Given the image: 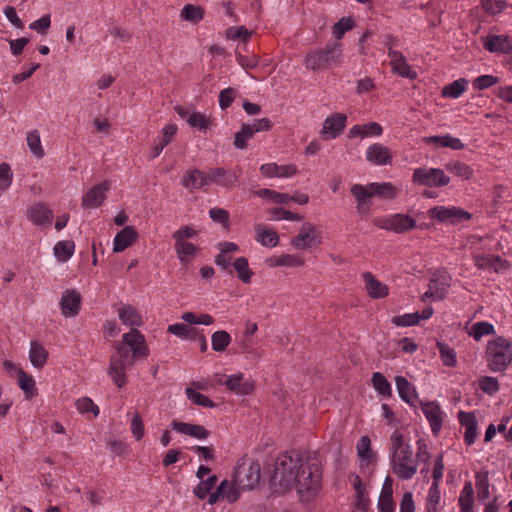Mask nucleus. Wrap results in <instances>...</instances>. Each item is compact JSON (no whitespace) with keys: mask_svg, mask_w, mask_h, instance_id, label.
Segmentation results:
<instances>
[{"mask_svg":"<svg viewBox=\"0 0 512 512\" xmlns=\"http://www.w3.org/2000/svg\"><path fill=\"white\" fill-rule=\"evenodd\" d=\"M428 216L440 223L449 222L452 225H457L463 220L468 221L472 218L470 212L456 206H434L428 210Z\"/></svg>","mask_w":512,"mask_h":512,"instance_id":"6e6552de","label":"nucleus"},{"mask_svg":"<svg viewBox=\"0 0 512 512\" xmlns=\"http://www.w3.org/2000/svg\"><path fill=\"white\" fill-rule=\"evenodd\" d=\"M395 384L398 396L410 406L415 407V402L418 400V393L415 386L404 376H396Z\"/></svg>","mask_w":512,"mask_h":512,"instance_id":"5701e85b","label":"nucleus"},{"mask_svg":"<svg viewBox=\"0 0 512 512\" xmlns=\"http://www.w3.org/2000/svg\"><path fill=\"white\" fill-rule=\"evenodd\" d=\"M175 250L182 265L187 266L189 256H194L200 250L196 245L188 241L175 242Z\"/></svg>","mask_w":512,"mask_h":512,"instance_id":"f704fd0d","label":"nucleus"},{"mask_svg":"<svg viewBox=\"0 0 512 512\" xmlns=\"http://www.w3.org/2000/svg\"><path fill=\"white\" fill-rule=\"evenodd\" d=\"M369 188L373 190V196H378L382 199H394L398 194L397 188L390 182L371 183Z\"/></svg>","mask_w":512,"mask_h":512,"instance_id":"e433bc0d","label":"nucleus"},{"mask_svg":"<svg viewBox=\"0 0 512 512\" xmlns=\"http://www.w3.org/2000/svg\"><path fill=\"white\" fill-rule=\"evenodd\" d=\"M357 453L361 459L370 460L374 454L371 451V441L368 436H362L357 444Z\"/></svg>","mask_w":512,"mask_h":512,"instance_id":"338daca9","label":"nucleus"},{"mask_svg":"<svg viewBox=\"0 0 512 512\" xmlns=\"http://www.w3.org/2000/svg\"><path fill=\"white\" fill-rule=\"evenodd\" d=\"M233 268L237 272L238 278L245 284L251 282L254 272L249 268V262L246 257H238L233 262Z\"/></svg>","mask_w":512,"mask_h":512,"instance_id":"4c0bfd02","label":"nucleus"},{"mask_svg":"<svg viewBox=\"0 0 512 512\" xmlns=\"http://www.w3.org/2000/svg\"><path fill=\"white\" fill-rule=\"evenodd\" d=\"M207 186L216 184L225 189H232L238 182V176L223 167L210 168L206 173Z\"/></svg>","mask_w":512,"mask_h":512,"instance_id":"ddd939ff","label":"nucleus"},{"mask_svg":"<svg viewBox=\"0 0 512 512\" xmlns=\"http://www.w3.org/2000/svg\"><path fill=\"white\" fill-rule=\"evenodd\" d=\"M482 8L491 15L501 13L505 7V0H481Z\"/></svg>","mask_w":512,"mask_h":512,"instance_id":"69168bd1","label":"nucleus"},{"mask_svg":"<svg viewBox=\"0 0 512 512\" xmlns=\"http://www.w3.org/2000/svg\"><path fill=\"white\" fill-rule=\"evenodd\" d=\"M257 236L256 239L263 246L275 247L279 243V235L272 229H266L261 225L256 226Z\"/></svg>","mask_w":512,"mask_h":512,"instance_id":"58836bf2","label":"nucleus"},{"mask_svg":"<svg viewBox=\"0 0 512 512\" xmlns=\"http://www.w3.org/2000/svg\"><path fill=\"white\" fill-rule=\"evenodd\" d=\"M366 159L368 162L377 166L391 165L393 162L390 149L381 143H374L368 147Z\"/></svg>","mask_w":512,"mask_h":512,"instance_id":"dca6fc26","label":"nucleus"},{"mask_svg":"<svg viewBox=\"0 0 512 512\" xmlns=\"http://www.w3.org/2000/svg\"><path fill=\"white\" fill-rule=\"evenodd\" d=\"M412 451L409 445H406L403 449L398 452L396 458L392 457L391 464L393 472L403 480L411 479L416 471L417 465L409 464L411 461Z\"/></svg>","mask_w":512,"mask_h":512,"instance_id":"9b49d317","label":"nucleus"},{"mask_svg":"<svg viewBox=\"0 0 512 512\" xmlns=\"http://www.w3.org/2000/svg\"><path fill=\"white\" fill-rule=\"evenodd\" d=\"M412 181L427 187H439L446 186L450 182V178L439 168H417L414 170Z\"/></svg>","mask_w":512,"mask_h":512,"instance_id":"1a4fd4ad","label":"nucleus"},{"mask_svg":"<svg viewBox=\"0 0 512 512\" xmlns=\"http://www.w3.org/2000/svg\"><path fill=\"white\" fill-rule=\"evenodd\" d=\"M187 123L190 127L198 128L200 131L205 132L210 128L212 120L205 114L194 111L187 118Z\"/></svg>","mask_w":512,"mask_h":512,"instance_id":"de8ad7c7","label":"nucleus"},{"mask_svg":"<svg viewBox=\"0 0 512 512\" xmlns=\"http://www.w3.org/2000/svg\"><path fill=\"white\" fill-rule=\"evenodd\" d=\"M442 362L447 367H455L457 364L456 353L448 344L437 342Z\"/></svg>","mask_w":512,"mask_h":512,"instance_id":"3c124183","label":"nucleus"},{"mask_svg":"<svg viewBox=\"0 0 512 512\" xmlns=\"http://www.w3.org/2000/svg\"><path fill=\"white\" fill-rule=\"evenodd\" d=\"M488 471H479L475 475L477 498L479 501H484L489 497V479Z\"/></svg>","mask_w":512,"mask_h":512,"instance_id":"79ce46f5","label":"nucleus"},{"mask_svg":"<svg viewBox=\"0 0 512 512\" xmlns=\"http://www.w3.org/2000/svg\"><path fill=\"white\" fill-rule=\"evenodd\" d=\"M237 96V90L233 87H228L219 93V106L221 110H226L231 106Z\"/></svg>","mask_w":512,"mask_h":512,"instance_id":"0e129e2a","label":"nucleus"},{"mask_svg":"<svg viewBox=\"0 0 512 512\" xmlns=\"http://www.w3.org/2000/svg\"><path fill=\"white\" fill-rule=\"evenodd\" d=\"M347 122V116L343 113H334L327 117L323 123L321 135L324 140L334 139L340 136Z\"/></svg>","mask_w":512,"mask_h":512,"instance_id":"4468645a","label":"nucleus"},{"mask_svg":"<svg viewBox=\"0 0 512 512\" xmlns=\"http://www.w3.org/2000/svg\"><path fill=\"white\" fill-rule=\"evenodd\" d=\"M27 145L30 151L37 157L44 156V150L41 146L40 135L37 130H33L27 134Z\"/></svg>","mask_w":512,"mask_h":512,"instance_id":"6e6d98bb","label":"nucleus"},{"mask_svg":"<svg viewBox=\"0 0 512 512\" xmlns=\"http://www.w3.org/2000/svg\"><path fill=\"white\" fill-rule=\"evenodd\" d=\"M177 132V126L175 124H168L162 129V138L155 144L151 151V158L158 157L163 151L164 147L167 146L173 139Z\"/></svg>","mask_w":512,"mask_h":512,"instance_id":"473e14b6","label":"nucleus"},{"mask_svg":"<svg viewBox=\"0 0 512 512\" xmlns=\"http://www.w3.org/2000/svg\"><path fill=\"white\" fill-rule=\"evenodd\" d=\"M209 215L214 222L220 223L225 228H228L230 223V215L227 210L218 207L212 208L209 211Z\"/></svg>","mask_w":512,"mask_h":512,"instance_id":"774afa93","label":"nucleus"},{"mask_svg":"<svg viewBox=\"0 0 512 512\" xmlns=\"http://www.w3.org/2000/svg\"><path fill=\"white\" fill-rule=\"evenodd\" d=\"M219 384L224 385L228 390L237 395H249L254 390V385L244 380L242 373L231 375L224 382H219Z\"/></svg>","mask_w":512,"mask_h":512,"instance_id":"aec40b11","label":"nucleus"},{"mask_svg":"<svg viewBox=\"0 0 512 512\" xmlns=\"http://www.w3.org/2000/svg\"><path fill=\"white\" fill-rule=\"evenodd\" d=\"M479 387L484 393L488 395H494L500 389V385L497 378L491 376L482 377L479 380Z\"/></svg>","mask_w":512,"mask_h":512,"instance_id":"e2e57ef3","label":"nucleus"},{"mask_svg":"<svg viewBox=\"0 0 512 512\" xmlns=\"http://www.w3.org/2000/svg\"><path fill=\"white\" fill-rule=\"evenodd\" d=\"M373 224L381 229L395 233H405L417 227L416 221L407 214L396 213L390 217H377Z\"/></svg>","mask_w":512,"mask_h":512,"instance_id":"0eeeda50","label":"nucleus"},{"mask_svg":"<svg viewBox=\"0 0 512 512\" xmlns=\"http://www.w3.org/2000/svg\"><path fill=\"white\" fill-rule=\"evenodd\" d=\"M171 428L178 433L185 434L197 439H205L210 435V432L202 425L191 424L181 421H172Z\"/></svg>","mask_w":512,"mask_h":512,"instance_id":"b1692460","label":"nucleus"},{"mask_svg":"<svg viewBox=\"0 0 512 512\" xmlns=\"http://www.w3.org/2000/svg\"><path fill=\"white\" fill-rule=\"evenodd\" d=\"M252 36V32L249 31L245 26L229 27L226 30V38L230 40L240 39L246 44Z\"/></svg>","mask_w":512,"mask_h":512,"instance_id":"4d7b16f0","label":"nucleus"},{"mask_svg":"<svg viewBox=\"0 0 512 512\" xmlns=\"http://www.w3.org/2000/svg\"><path fill=\"white\" fill-rule=\"evenodd\" d=\"M138 238V232L134 226H124L114 238L113 252L120 253L130 247Z\"/></svg>","mask_w":512,"mask_h":512,"instance_id":"412c9836","label":"nucleus"},{"mask_svg":"<svg viewBox=\"0 0 512 512\" xmlns=\"http://www.w3.org/2000/svg\"><path fill=\"white\" fill-rule=\"evenodd\" d=\"M355 26V21L352 17H342L337 23L333 26V35L337 40L343 38L344 34L353 29Z\"/></svg>","mask_w":512,"mask_h":512,"instance_id":"864d4df0","label":"nucleus"},{"mask_svg":"<svg viewBox=\"0 0 512 512\" xmlns=\"http://www.w3.org/2000/svg\"><path fill=\"white\" fill-rule=\"evenodd\" d=\"M266 263L270 267H276V266L301 267L304 265V261L302 258L292 255V254H283L279 257L268 258V259H266Z\"/></svg>","mask_w":512,"mask_h":512,"instance_id":"c9c22d12","label":"nucleus"},{"mask_svg":"<svg viewBox=\"0 0 512 512\" xmlns=\"http://www.w3.org/2000/svg\"><path fill=\"white\" fill-rule=\"evenodd\" d=\"M31 221L38 226L51 225L53 212L43 203L34 205L29 211Z\"/></svg>","mask_w":512,"mask_h":512,"instance_id":"cd10ccee","label":"nucleus"},{"mask_svg":"<svg viewBox=\"0 0 512 512\" xmlns=\"http://www.w3.org/2000/svg\"><path fill=\"white\" fill-rule=\"evenodd\" d=\"M29 359L35 368H42L48 359V351L38 341H32L29 350Z\"/></svg>","mask_w":512,"mask_h":512,"instance_id":"7c9ffc66","label":"nucleus"},{"mask_svg":"<svg viewBox=\"0 0 512 512\" xmlns=\"http://www.w3.org/2000/svg\"><path fill=\"white\" fill-rule=\"evenodd\" d=\"M446 169L455 175L468 180L473 175V170L471 167L465 163L459 161H453L446 164Z\"/></svg>","mask_w":512,"mask_h":512,"instance_id":"603ef678","label":"nucleus"},{"mask_svg":"<svg viewBox=\"0 0 512 512\" xmlns=\"http://www.w3.org/2000/svg\"><path fill=\"white\" fill-rule=\"evenodd\" d=\"M261 479V468L257 460L243 457L238 460L231 482L241 490H252Z\"/></svg>","mask_w":512,"mask_h":512,"instance_id":"20e7f679","label":"nucleus"},{"mask_svg":"<svg viewBox=\"0 0 512 512\" xmlns=\"http://www.w3.org/2000/svg\"><path fill=\"white\" fill-rule=\"evenodd\" d=\"M116 353L109 358L108 375L112 378L117 387L122 388L127 383L126 368L130 364L132 350L121 342L114 343Z\"/></svg>","mask_w":512,"mask_h":512,"instance_id":"39448f33","label":"nucleus"},{"mask_svg":"<svg viewBox=\"0 0 512 512\" xmlns=\"http://www.w3.org/2000/svg\"><path fill=\"white\" fill-rule=\"evenodd\" d=\"M350 191L357 201V210L360 213L368 214L370 209L368 200L373 197V190L369 188V185L355 184Z\"/></svg>","mask_w":512,"mask_h":512,"instance_id":"393cba45","label":"nucleus"},{"mask_svg":"<svg viewBox=\"0 0 512 512\" xmlns=\"http://www.w3.org/2000/svg\"><path fill=\"white\" fill-rule=\"evenodd\" d=\"M181 185L191 192L203 189L207 186L206 173L197 168L189 169L183 175Z\"/></svg>","mask_w":512,"mask_h":512,"instance_id":"4be33fe9","label":"nucleus"},{"mask_svg":"<svg viewBox=\"0 0 512 512\" xmlns=\"http://www.w3.org/2000/svg\"><path fill=\"white\" fill-rule=\"evenodd\" d=\"M82 297L75 289L66 290L60 301L62 314L65 317H73L78 315L81 308Z\"/></svg>","mask_w":512,"mask_h":512,"instance_id":"a211bd4d","label":"nucleus"},{"mask_svg":"<svg viewBox=\"0 0 512 512\" xmlns=\"http://www.w3.org/2000/svg\"><path fill=\"white\" fill-rule=\"evenodd\" d=\"M232 341L231 335L225 330L215 331L211 335V346L215 352H224Z\"/></svg>","mask_w":512,"mask_h":512,"instance_id":"a19ab883","label":"nucleus"},{"mask_svg":"<svg viewBox=\"0 0 512 512\" xmlns=\"http://www.w3.org/2000/svg\"><path fill=\"white\" fill-rule=\"evenodd\" d=\"M368 295L373 299H381L389 294V288L386 284L377 280L371 272L363 274Z\"/></svg>","mask_w":512,"mask_h":512,"instance_id":"a878e982","label":"nucleus"},{"mask_svg":"<svg viewBox=\"0 0 512 512\" xmlns=\"http://www.w3.org/2000/svg\"><path fill=\"white\" fill-rule=\"evenodd\" d=\"M300 498L304 501L313 499L322 488V470L318 464H307L299 470L295 484Z\"/></svg>","mask_w":512,"mask_h":512,"instance_id":"7ed1b4c3","label":"nucleus"},{"mask_svg":"<svg viewBox=\"0 0 512 512\" xmlns=\"http://www.w3.org/2000/svg\"><path fill=\"white\" fill-rule=\"evenodd\" d=\"M320 243V233L308 222H305L298 235L291 239V245L296 249H309Z\"/></svg>","mask_w":512,"mask_h":512,"instance_id":"f8f14e48","label":"nucleus"},{"mask_svg":"<svg viewBox=\"0 0 512 512\" xmlns=\"http://www.w3.org/2000/svg\"><path fill=\"white\" fill-rule=\"evenodd\" d=\"M74 249L73 241H59L54 246V254L59 261H67L73 255Z\"/></svg>","mask_w":512,"mask_h":512,"instance_id":"09e8293b","label":"nucleus"},{"mask_svg":"<svg viewBox=\"0 0 512 512\" xmlns=\"http://www.w3.org/2000/svg\"><path fill=\"white\" fill-rule=\"evenodd\" d=\"M392 71L411 80H414L417 77V73L411 69V66L407 63L405 56H403V63L400 60H395L394 65H392Z\"/></svg>","mask_w":512,"mask_h":512,"instance_id":"bf43d9fd","label":"nucleus"},{"mask_svg":"<svg viewBox=\"0 0 512 512\" xmlns=\"http://www.w3.org/2000/svg\"><path fill=\"white\" fill-rule=\"evenodd\" d=\"M119 319L124 325L140 327L143 323L141 315L132 305H124L118 310Z\"/></svg>","mask_w":512,"mask_h":512,"instance_id":"c85d7f7f","label":"nucleus"},{"mask_svg":"<svg viewBox=\"0 0 512 512\" xmlns=\"http://www.w3.org/2000/svg\"><path fill=\"white\" fill-rule=\"evenodd\" d=\"M467 83L468 80L464 78L455 80L442 88L441 95L443 97L458 98L465 91Z\"/></svg>","mask_w":512,"mask_h":512,"instance_id":"37998d69","label":"nucleus"},{"mask_svg":"<svg viewBox=\"0 0 512 512\" xmlns=\"http://www.w3.org/2000/svg\"><path fill=\"white\" fill-rule=\"evenodd\" d=\"M204 16L205 10L200 5L186 4L180 12L181 19L193 25L199 24Z\"/></svg>","mask_w":512,"mask_h":512,"instance_id":"c756f323","label":"nucleus"},{"mask_svg":"<svg viewBox=\"0 0 512 512\" xmlns=\"http://www.w3.org/2000/svg\"><path fill=\"white\" fill-rule=\"evenodd\" d=\"M372 384L375 390L384 397H391L392 388L390 382L380 372H375L372 375Z\"/></svg>","mask_w":512,"mask_h":512,"instance_id":"a18cd8bd","label":"nucleus"},{"mask_svg":"<svg viewBox=\"0 0 512 512\" xmlns=\"http://www.w3.org/2000/svg\"><path fill=\"white\" fill-rule=\"evenodd\" d=\"M75 406L80 414L91 412L95 417L99 415V407L89 397L77 399Z\"/></svg>","mask_w":512,"mask_h":512,"instance_id":"052dcab7","label":"nucleus"},{"mask_svg":"<svg viewBox=\"0 0 512 512\" xmlns=\"http://www.w3.org/2000/svg\"><path fill=\"white\" fill-rule=\"evenodd\" d=\"M492 334H495V328L491 323L486 321L473 324L472 331L470 333V335H472L477 341H479L484 335Z\"/></svg>","mask_w":512,"mask_h":512,"instance_id":"13d9d810","label":"nucleus"},{"mask_svg":"<svg viewBox=\"0 0 512 512\" xmlns=\"http://www.w3.org/2000/svg\"><path fill=\"white\" fill-rule=\"evenodd\" d=\"M485 358L489 369L503 372L512 362V343L504 336H497L488 341Z\"/></svg>","mask_w":512,"mask_h":512,"instance_id":"f03ea898","label":"nucleus"},{"mask_svg":"<svg viewBox=\"0 0 512 512\" xmlns=\"http://www.w3.org/2000/svg\"><path fill=\"white\" fill-rule=\"evenodd\" d=\"M353 478V488L355 490V508L360 512H367L370 506V499L365 497L366 489L359 475L352 474L349 476Z\"/></svg>","mask_w":512,"mask_h":512,"instance_id":"bb28decb","label":"nucleus"},{"mask_svg":"<svg viewBox=\"0 0 512 512\" xmlns=\"http://www.w3.org/2000/svg\"><path fill=\"white\" fill-rule=\"evenodd\" d=\"M482 42L484 48L492 53L508 54L512 51V39L508 35H490Z\"/></svg>","mask_w":512,"mask_h":512,"instance_id":"6ab92c4d","label":"nucleus"},{"mask_svg":"<svg viewBox=\"0 0 512 512\" xmlns=\"http://www.w3.org/2000/svg\"><path fill=\"white\" fill-rule=\"evenodd\" d=\"M185 394L187 398L194 404L206 408H214L216 407V403L211 400L206 395L196 391L195 389L191 387H187L185 389Z\"/></svg>","mask_w":512,"mask_h":512,"instance_id":"c03bdc74","label":"nucleus"},{"mask_svg":"<svg viewBox=\"0 0 512 512\" xmlns=\"http://www.w3.org/2000/svg\"><path fill=\"white\" fill-rule=\"evenodd\" d=\"M302 468V458L299 452H283L274 463L269 486L273 494L284 495L291 491L299 477Z\"/></svg>","mask_w":512,"mask_h":512,"instance_id":"f257e3e1","label":"nucleus"},{"mask_svg":"<svg viewBox=\"0 0 512 512\" xmlns=\"http://www.w3.org/2000/svg\"><path fill=\"white\" fill-rule=\"evenodd\" d=\"M422 411L430 423L433 435L437 436L442 428L443 417L440 406L434 402L419 401Z\"/></svg>","mask_w":512,"mask_h":512,"instance_id":"f3484780","label":"nucleus"},{"mask_svg":"<svg viewBox=\"0 0 512 512\" xmlns=\"http://www.w3.org/2000/svg\"><path fill=\"white\" fill-rule=\"evenodd\" d=\"M440 502L439 484L432 483L427 497L426 512H439L438 505Z\"/></svg>","mask_w":512,"mask_h":512,"instance_id":"5fc2aeb1","label":"nucleus"},{"mask_svg":"<svg viewBox=\"0 0 512 512\" xmlns=\"http://www.w3.org/2000/svg\"><path fill=\"white\" fill-rule=\"evenodd\" d=\"M121 343L132 350L131 365H134L136 359L146 358L149 355V348L145 338L136 328H132L130 332L125 333Z\"/></svg>","mask_w":512,"mask_h":512,"instance_id":"9d476101","label":"nucleus"},{"mask_svg":"<svg viewBox=\"0 0 512 512\" xmlns=\"http://www.w3.org/2000/svg\"><path fill=\"white\" fill-rule=\"evenodd\" d=\"M167 332L183 339L196 340L198 329L184 323H175L168 326Z\"/></svg>","mask_w":512,"mask_h":512,"instance_id":"ea45409f","label":"nucleus"},{"mask_svg":"<svg viewBox=\"0 0 512 512\" xmlns=\"http://www.w3.org/2000/svg\"><path fill=\"white\" fill-rule=\"evenodd\" d=\"M18 384L19 387L23 390L26 399H32L38 394L34 379L22 368L18 369Z\"/></svg>","mask_w":512,"mask_h":512,"instance_id":"72a5a7b5","label":"nucleus"},{"mask_svg":"<svg viewBox=\"0 0 512 512\" xmlns=\"http://www.w3.org/2000/svg\"><path fill=\"white\" fill-rule=\"evenodd\" d=\"M342 44L334 42L327 44L324 49L315 51L306 57V67L318 71L327 69L332 63H335L342 53Z\"/></svg>","mask_w":512,"mask_h":512,"instance_id":"423d86ee","label":"nucleus"},{"mask_svg":"<svg viewBox=\"0 0 512 512\" xmlns=\"http://www.w3.org/2000/svg\"><path fill=\"white\" fill-rule=\"evenodd\" d=\"M391 322L396 326H414L417 325L420 322V313H408L404 315H398L394 316L391 320Z\"/></svg>","mask_w":512,"mask_h":512,"instance_id":"680f3d73","label":"nucleus"},{"mask_svg":"<svg viewBox=\"0 0 512 512\" xmlns=\"http://www.w3.org/2000/svg\"><path fill=\"white\" fill-rule=\"evenodd\" d=\"M440 281L438 273H434L430 279L428 290L424 293L423 298H432L433 300H443L447 294V290L450 286L448 282H441L440 287H437L434 291V283Z\"/></svg>","mask_w":512,"mask_h":512,"instance_id":"2f4dec72","label":"nucleus"},{"mask_svg":"<svg viewBox=\"0 0 512 512\" xmlns=\"http://www.w3.org/2000/svg\"><path fill=\"white\" fill-rule=\"evenodd\" d=\"M218 478L216 475L209 476L206 480H201L198 485L194 488V494L199 499H205L212 488L215 486Z\"/></svg>","mask_w":512,"mask_h":512,"instance_id":"8fccbe9b","label":"nucleus"},{"mask_svg":"<svg viewBox=\"0 0 512 512\" xmlns=\"http://www.w3.org/2000/svg\"><path fill=\"white\" fill-rule=\"evenodd\" d=\"M111 182L108 180L93 186L82 198V206L85 209L97 208L106 199L105 192L110 189Z\"/></svg>","mask_w":512,"mask_h":512,"instance_id":"2eb2a0df","label":"nucleus"},{"mask_svg":"<svg viewBox=\"0 0 512 512\" xmlns=\"http://www.w3.org/2000/svg\"><path fill=\"white\" fill-rule=\"evenodd\" d=\"M254 133L252 129L250 128V124L243 123L241 125V129L236 132L234 137V146L237 149L243 150L247 148V141L251 138H253Z\"/></svg>","mask_w":512,"mask_h":512,"instance_id":"49530a36","label":"nucleus"}]
</instances>
